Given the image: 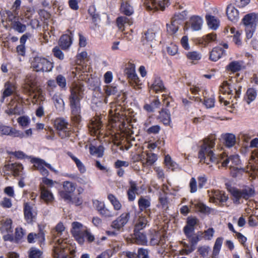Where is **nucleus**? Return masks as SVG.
<instances>
[{
	"mask_svg": "<svg viewBox=\"0 0 258 258\" xmlns=\"http://www.w3.org/2000/svg\"><path fill=\"white\" fill-rule=\"evenodd\" d=\"M215 145V139L212 138H206L203 140V144L199 151V158L201 163H204L212 167L211 163L218 164L222 163L223 167L229 166L233 176L236 177L238 174L241 173L243 169L241 166V161L238 155H234L228 157L225 153L216 155L213 149Z\"/></svg>",
	"mask_w": 258,
	"mask_h": 258,
	"instance_id": "1",
	"label": "nucleus"
},
{
	"mask_svg": "<svg viewBox=\"0 0 258 258\" xmlns=\"http://www.w3.org/2000/svg\"><path fill=\"white\" fill-rule=\"evenodd\" d=\"M84 91V86L78 83L73 84L71 89L69 100L71 109V118L76 123H79L81 119L80 100L83 97Z\"/></svg>",
	"mask_w": 258,
	"mask_h": 258,
	"instance_id": "2",
	"label": "nucleus"
},
{
	"mask_svg": "<svg viewBox=\"0 0 258 258\" xmlns=\"http://www.w3.org/2000/svg\"><path fill=\"white\" fill-rule=\"evenodd\" d=\"M71 232L75 239L80 244H84L85 239L88 242H93L95 237L89 229L79 222H73L72 223Z\"/></svg>",
	"mask_w": 258,
	"mask_h": 258,
	"instance_id": "3",
	"label": "nucleus"
},
{
	"mask_svg": "<svg viewBox=\"0 0 258 258\" xmlns=\"http://www.w3.org/2000/svg\"><path fill=\"white\" fill-rule=\"evenodd\" d=\"M257 21L258 15L255 13L247 14L242 19V21L245 26L246 36L247 39L252 38Z\"/></svg>",
	"mask_w": 258,
	"mask_h": 258,
	"instance_id": "4",
	"label": "nucleus"
},
{
	"mask_svg": "<svg viewBox=\"0 0 258 258\" xmlns=\"http://www.w3.org/2000/svg\"><path fill=\"white\" fill-rule=\"evenodd\" d=\"M241 86L238 83H229L224 81L221 87L220 92L223 95H227L229 98L234 97L237 99L241 95Z\"/></svg>",
	"mask_w": 258,
	"mask_h": 258,
	"instance_id": "5",
	"label": "nucleus"
},
{
	"mask_svg": "<svg viewBox=\"0 0 258 258\" xmlns=\"http://www.w3.org/2000/svg\"><path fill=\"white\" fill-rule=\"evenodd\" d=\"M229 191L233 197L234 203H240V200L244 199L247 200L252 197L254 194V190L252 186H246L242 189H238L236 188L231 187Z\"/></svg>",
	"mask_w": 258,
	"mask_h": 258,
	"instance_id": "6",
	"label": "nucleus"
},
{
	"mask_svg": "<svg viewBox=\"0 0 258 258\" xmlns=\"http://www.w3.org/2000/svg\"><path fill=\"white\" fill-rule=\"evenodd\" d=\"M31 67L36 72H50L53 68V63L41 57H35L31 62Z\"/></svg>",
	"mask_w": 258,
	"mask_h": 258,
	"instance_id": "7",
	"label": "nucleus"
},
{
	"mask_svg": "<svg viewBox=\"0 0 258 258\" xmlns=\"http://www.w3.org/2000/svg\"><path fill=\"white\" fill-rule=\"evenodd\" d=\"M63 223L59 222L52 230L54 245H60L61 248L64 247V245H66V242H63L65 240L63 239L64 234L66 232Z\"/></svg>",
	"mask_w": 258,
	"mask_h": 258,
	"instance_id": "8",
	"label": "nucleus"
},
{
	"mask_svg": "<svg viewBox=\"0 0 258 258\" xmlns=\"http://www.w3.org/2000/svg\"><path fill=\"white\" fill-rule=\"evenodd\" d=\"M31 162L33 164L35 168L38 170L43 176H47L48 175V171L45 168V167L52 171L57 172L50 164L47 163L42 159L33 158L31 159Z\"/></svg>",
	"mask_w": 258,
	"mask_h": 258,
	"instance_id": "9",
	"label": "nucleus"
},
{
	"mask_svg": "<svg viewBox=\"0 0 258 258\" xmlns=\"http://www.w3.org/2000/svg\"><path fill=\"white\" fill-rule=\"evenodd\" d=\"M131 218L130 213L125 212L122 213L115 220H113L111 224V227L117 230H120L126 225Z\"/></svg>",
	"mask_w": 258,
	"mask_h": 258,
	"instance_id": "10",
	"label": "nucleus"
},
{
	"mask_svg": "<svg viewBox=\"0 0 258 258\" xmlns=\"http://www.w3.org/2000/svg\"><path fill=\"white\" fill-rule=\"evenodd\" d=\"M24 218L27 223L32 224L35 220L37 212L33 206L26 203L24 208Z\"/></svg>",
	"mask_w": 258,
	"mask_h": 258,
	"instance_id": "11",
	"label": "nucleus"
},
{
	"mask_svg": "<svg viewBox=\"0 0 258 258\" xmlns=\"http://www.w3.org/2000/svg\"><path fill=\"white\" fill-rule=\"evenodd\" d=\"M0 133L3 135L11 136L13 137L24 138V133L10 126L0 125Z\"/></svg>",
	"mask_w": 258,
	"mask_h": 258,
	"instance_id": "12",
	"label": "nucleus"
},
{
	"mask_svg": "<svg viewBox=\"0 0 258 258\" xmlns=\"http://www.w3.org/2000/svg\"><path fill=\"white\" fill-rule=\"evenodd\" d=\"M37 85L35 74H28L24 81V88L28 92H34Z\"/></svg>",
	"mask_w": 258,
	"mask_h": 258,
	"instance_id": "13",
	"label": "nucleus"
},
{
	"mask_svg": "<svg viewBox=\"0 0 258 258\" xmlns=\"http://www.w3.org/2000/svg\"><path fill=\"white\" fill-rule=\"evenodd\" d=\"M126 74L130 83L132 86L135 87L141 84L140 80L136 73L134 67L126 69Z\"/></svg>",
	"mask_w": 258,
	"mask_h": 258,
	"instance_id": "14",
	"label": "nucleus"
},
{
	"mask_svg": "<svg viewBox=\"0 0 258 258\" xmlns=\"http://www.w3.org/2000/svg\"><path fill=\"white\" fill-rule=\"evenodd\" d=\"M101 118L98 116L92 119L91 122L89 126L91 134L94 135H98L101 134Z\"/></svg>",
	"mask_w": 258,
	"mask_h": 258,
	"instance_id": "15",
	"label": "nucleus"
},
{
	"mask_svg": "<svg viewBox=\"0 0 258 258\" xmlns=\"http://www.w3.org/2000/svg\"><path fill=\"white\" fill-rule=\"evenodd\" d=\"M209 196L210 202L216 203H223L228 200V197L222 191L215 190Z\"/></svg>",
	"mask_w": 258,
	"mask_h": 258,
	"instance_id": "16",
	"label": "nucleus"
},
{
	"mask_svg": "<svg viewBox=\"0 0 258 258\" xmlns=\"http://www.w3.org/2000/svg\"><path fill=\"white\" fill-rule=\"evenodd\" d=\"M4 169L6 171L11 172L14 176H17L20 174L23 167L20 163H8L5 165Z\"/></svg>",
	"mask_w": 258,
	"mask_h": 258,
	"instance_id": "17",
	"label": "nucleus"
},
{
	"mask_svg": "<svg viewBox=\"0 0 258 258\" xmlns=\"http://www.w3.org/2000/svg\"><path fill=\"white\" fill-rule=\"evenodd\" d=\"M54 125L57 130L63 132L64 135H62V138L68 135V122L65 119L63 118H56L54 121Z\"/></svg>",
	"mask_w": 258,
	"mask_h": 258,
	"instance_id": "18",
	"label": "nucleus"
},
{
	"mask_svg": "<svg viewBox=\"0 0 258 258\" xmlns=\"http://www.w3.org/2000/svg\"><path fill=\"white\" fill-rule=\"evenodd\" d=\"M244 68L243 62L242 61L233 60L226 66L225 69L227 72L235 73L242 70Z\"/></svg>",
	"mask_w": 258,
	"mask_h": 258,
	"instance_id": "19",
	"label": "nucleus"
},
{
	"mask_svg": "<svg viewBox=\"0 0 258 258\" xmlns=\"http://www.w3.org/2000/svg\"><path fill=\"white\" fill-rule=\"evenodd\" d=\"M150 2L151 4L147 7L149 10L161 9L163 11L169 4V0H150Z\"/></svg>",
	"mask_w": 258,
	"mask_h": 258,
	"instance_id": "20",
	"label": "nucleus"
},
{
	"mask_svg": "<svg viewBox=\"0 0 258 258\" xmlns=\"http://www.w3.org/2000/svg\"><path fill=\"white\" fill-rule=\"evenodd\" d=\"M203 23V19L198 16H193L190 18L188 24L193 31H199L201 29Z\"/></svg>",
	"mask_w": 258,
	"mask_h": 258,
	"instance_id": "21",
	"label": "nucleus"
},
{
	"mask_svg": "<svg viewBox=\"0 0 258 258\" xmlns=\"http://www.w3.org/2000/svg\"><path fill=\"white\" fill-rule=\"evenodd\" d=\"M52 99L56 109L59 112L63 111L65 104L62 98L61 95L58 93H55L53 96Z\"/></svg>",
	"mask_w": 258,
	"mask_h": 258,
	"instance_id": "22",
	"label": "nucleus"
},
{
	"mask_svg": "<svg viewBox=\"0 0 258 258\" xmlns=\"http://www.w3.org/2000/svg\"><path fill=\"white\" fill-rule=\"evenodd\" d=\"M228 19L233 22H236L239 19L238 11L232 5H229L226 9Z\"/></svg>",
	"mask_w": 258,
	"mask_h": 258,
	"instance_id": "23",
	"label": "nucleus"
},
{
	"mask_svg": "<svg viewBox=\"0 0 258 258\" xmlns=\"http://www.w3.org/2000/svg\"><path fill=\"white\" fill-rule=\"evenodd\" d=\"M41 199L45 203L48 204L54 200V196L51 191L47 189L45 186H42L40 188Z\"/></svg>",
	"mask_w": 258,
	"mask_h": 258,
	"instance_id": "24",
	"label": "nucleus"
},
{
	"mask_svg": "<svg viewBox=\"0 0 258 258\" xmlns=\"http://www.w3.org/2000/svg\"><path fill=\"white\" fill-rule=\"evenodd\" d=\"M221 138L224 141L225 145L228 148L232 147L236 143V137L233 134L226 133L222 134Z\"/></svg>",
	"mask_w": 258,
	"mask_h": 258,
	"instance_id": "25",
	"label": "nucleus"
},
{
	"mask_svg": "<svg viewBox=\"0 0 258 258\" xmlns=\"http://www.w3.org/2000/svg\"><path fill=\"white\" fill-rule=\"evenodd\" d=\"M225 54V51L221 47H217L214 48L210 54V59L213 61L219 60Z\"/></svg>",
	"mask_w": 258,
	"mask_h": 258,
	"instance_id": "26",
	"label": "nucleus"
},
{
	"mask_svg": "<svg viewBox=\"0 0 258 258\" xmlns=\"http://www.w3.org/2000/svg\"><path fill=\"white\" fill-rule=\"evenodd\" d=\"M72 43V37L65 34L61 36L59 40V45L63 50H67Z\"/></svg>",
	"mask_w": 258,
	"mask_h": 258,
	"instance_id": "27",
	"label": "nucleus"
},
{
	"mask_svg": "<svg viewBox=\"0 0 258 258\" xmlns=\"http://www.w3.org/2000/svg\"><path fill=\"white\" fill-rule=\"evenodd\" d=\"M67 244L64 245V248H61L60 245L53 246V252L55 258H70L68 255V252H66V248Z\"/></svg>",
	"mask_w": 258,
	"mask_h": 258,
	"instance_id": "28",
	"label": "nucleus"
},
{
	"mask_svg": "<svg viewBox=\"0 0 258 258\" xmlns=\"http://www.w3.org/2000/svg\"><path fill=\"white\" fill-rule=\"evenodd\" d=\"M129 183L130 187L127 192L128 200L130 201H134L136 199V194L138 190V188L136 182L131 180Z\"/></svg>",
	"mask_w": 258,
	"mask_h": 258,
	"instance_id": "29",
	"label": "nucleus"
},
{
	"mask_svg": "<svg viewBox=\"0 0 258 258\" xmlns=\"http://www.w3.org/2000/svg\"><path fill=\"white\" fill-rule=\"evenodd\" d=\"M206 19L209 28L213 30H216L219 26L220 21L216 17L210 14L206 16Z\"/></svg>",
	"mask_w": 258,
	"mask_h": 258,
	"instance_id": "30",
	"label": "nucleus"
},
{
	"mask_svg": "<svg viewBox=\"0 0 258 258\" xmlns=\"http://www.w3.org/2000/svg\"><path fill=\"white\" fill-rule=\"evenodd\" d=\"M159 119L165 125H169L171 122V115L169 110L162 109L159 112Z\"/></svg>",
	"mask_w": 258,
	"mask_h": 258,
	"instance_id": "31",
	"label": "nucleus"
},
{
	"mask_svg": "<svg viewBox=\"0 0 258 258\" xmlns=\"http://www.w3.org/2000/svg\"><path fill=\"white\" fill-rule=\"evenodd\" d=\"M151 89L154 91L156 93L162 92L165 90V87L162 81L160 78L156 77L154 78V82L150 87Z\"/></svg>",
	"mask_w": 258,
	"mask_h": 258,
	"instance_id": "32",
	"label": "nucleus"
},
{
	"mask_svg": "<svg viewBox=\"0 0 258 258\" xmlns=\"http://www.w3.org/2000/svg\"><path fill=\"white\" fill-rule=\"evenodd\" d=\"M157 160V157L154 153H147L145 157L143 158L142 162L144 166H151Z\"/></svg>",
	"mask_w": 258,
	"mask_h": 258,
	"instance_id": "33",
	"label": "nucleus"
},
{
	"mask_svg": "<svg viewBox=\"0 0 258 258\" xmlns=\"http://www.w3.org/2000/svg\"><path fill=\"white\" fill-rule=\"evenodd\" d=\"M223 238L218 237L216 239L213 249L212 258H217L221 248Z\"/></svg>",
	"mask_w": 258,
	"mask_h": 258,
	"instance_id": "34",
	"label": "nucleus"
},
{
	"mask_svg": "<svg viewBox=\"0 0 258 258\" xmlns=\"http://www.w3.org/2000/svg\"><path fill=\"white\" fill-rule=\"evenodd\" d=\"M223 238L218 237L216 239L213 249L212 258H217L221 248Z\"/></svg>",
	"mask_w": 258,
	"mask_h": 258,
	"instance_id": "35",
	"label": "nucleus"
},
{
	"mask_svg": "<svg viewBox=\"0 0 258 258\" xmlns=\"http://www.w3.org/2000/svg\"><path fill=\"white\" fill-rule=\"evenodd\" d=\"M138 203L140 210L143 211L150 206V199L149 198L141 197L139 199Z\"/></svg>",
	"mask_w": 258,
	"mask_h": 258,
	"instance_id": "36",
	"label": "nucleus"
},
{
	"mask_svg": "<svg viewBox=\"0 0 258 258\" xmlns=\"http://www.w3.org/2000/svg\"><path fill=\"white\" fill-rule=\"evenodd\" d=\"M148 221L145 216H140L135 224L134 231H139L144 228L147 225Z\"/></svg>",
	"mask_w": 258,
	"mask_h": 258,
	"instance_id": "37",
	"label": "nucleus"
},
{
	"mask_svg": "<svg viewBox=\"0 0 258 258\" xmlns=\"http://www.w3.org/2000/svg\"><path fill=\"white\" fill-rule=\"evenodd\" d=\"M116 23L119 29L123 30L124 25H131L133 24V21L131 19L126 17H119L117 19Z\"/></svg>",
	"mask_w": 258,
	"mask_h": 258,
	"instance_id": "38",
	"label": "nucleus"
},
{
	"mask_svg": "<svg viewBox=\"0 0 258 258\" xmlns=\"http://www.w3.org/2000/svg\"><path fill=\"white\" fill-rule=\"evenodd\" d=\"M107 198L110 201L112 205L113 206L114 209L118 211L121 209L122 205L117 198L113 194H109L108 195Z\"/></svg>",
	"mask_w": 258,
	"mask_h": 258,
	"instance_id": "39",
	"label": "nucleus"
},
{
	"mask_svg": "<svg viewBox=\"0 0 258 258\" xmlns=\"http://www.w3.org/2000/svg\"><path fill=\"white\" fill-rule=\"evenodd\" d=\"M121 12L126 16H131L134 13L133 7L128 2H123L122 3L121 8Z\"/></svg>",
	"mask_w": 258,
	"mask_h": 258,
	"instance_id": "40",
	"label": "nucleus"
},
{
	"mask_svg": "<svg viewBox=\"0 0 258 258\" xmlns=\"http://www.w3.org/2000/svg\"><path fill=\"white\" fill-rule=\"evenodd\" d=\"M135 242L140 245H146L147 239L146 235L139 231L135 232Z\"/></svg>",
	"mask_w": 258,
	"mask_h": 258,
	"instance_id": "41",
	"label": "nucleus"
},
{
	"mask_svg": "<svg viewBox=\"0 0 258 258\" xmlns=\"http://www.w3.org/2000/svg\"><path fill=\"white\" fill-rule=\"evenodd\" d=\"M256 95L255 90L253 88H249L246 91L244 99L247 104H249L255 99Z\"/></svg>",
	"mask_w": 258,
	"mask_h": 258,
	"instance_id": "42",
	"label": "nucleus"
},
{
	"mask_svg": "<svg viewBox=\"0 0 258 258\" xmlns=\"http://www.w3.org/2000/svg\"><path fill=\"white\" fill-rule=\"evenodd\" d=\"M90 153L91 155L101 157L103 156L104 153V148L102 146L95 147L91 146L89 147Z\"/></svg>",
	"mask_w": 258,
	"mask_h": 258,
	"instance_id": "43",
	"label": "nucleus"
},
{
	"mask_svg": "<svg viewBox=\"0 0 258 258\" xmlns=\"http://www.w3.org/2000/svg\"><path fill=\"white\" fill-rule=\"evenodd\" d=\"M203 233L202 232H198L196 234H193L190 237H188L189 241L191 243V246L195 247L198 242L203 238Z\"/></svg>",
	"mask_w": 258,
	"mask_h": 258,
	"instance_id": "44",
	"label": "nucleus"
},
{
	"mask_svg": "<svg viewBox=\"0 0 258 258\" xmlns=\"http://www.w3.org/2000/svg\"><path fill=\"white\" fill-rule=\"evenodd\" d=\"M5 89L3 93L2 98L1 100L2 102H4L5 98L10 96L14 90V86L8 83L5 84Z\"/></svg>",
	"mask_w": 258,
	"mask_h": 258,
	"instance_id": "45",
	"label": "nucleus"
},
{
	"mask_svg": "<svg viewBox=\"0 0 258 258\" xmlns=\"http://www.w3.org/2000/svg\"><path fill=\"white\" fill-rule=\"evenodd\" d=\"M63 190L71 194L73 193L76 188V185L69 181H65L62 183Z\"/></svg>",
	"mask_w": 258,
	"mask_h": 258,
	"instance_id": "46",
	"label": "nucleus"
},
{
	"mask_svg": "<svg viewBox=\"0 0 258 258\" xmlns=\"http://www.w3.org/2000/svg\"><path fill=\"white\" fill-rule=\"evenodd\" d=\"M187 15V12L186 11H183L181 12L176 13L174 14L172 19V20L175 21L178 24H180L182 21L186 19Z\"/></svg>",
	"mask_w": 258,
	"mask_h": 258,
	"instance_id": "47",
	"label": "nucleus"
},
{
	"mask_svg": "<svg viewBox=\"0 0 258 258\" xmlns=\"http://www.w3.org/2000/svg\"><path fill=\"white\" fill-rule=\"evenodd\" d=\"M186 56L188 59L192 61L199 60L202 58L201 53L197 51H191L186 53Z\"/></svg>",
	"mask_w": 258,
	"mask_h": 258,
	"instance_id": "48",
	"label": "nucleus"
},
{
	"mask_svg": "<svg viewBox=\"0 0 258 258\" xmlns=\"http://www.w3.org/2000/svg\"><path fill=\"white\" fill-rule=\"evenodd\" d=\"M179 25L176 22L171 20L170 24H167V32L170 34H175L178 29Z\"/></svg>",
	"mask_w": 258,
	"mask_h": 258,
	"instance_id": "49",
	"label": "nucleus"
},
{
	"mask_svg": "<svg viewBox=\"0 0 258 258\" xmlns=\"http://www.w3.org/2000/svg\"><path fill=\"white\" fill-rule=\"evenodd\" d=\"M12 221L11 219H7L3 223L2 229L3 231L7 233H12L13 229L12 227Z\"/></svg>",
	"mask_w": 258,
	"mask_h": 258,
	"instance_id": "50",
	"label": "nucleus"
},
{
	"mask_svg": "<svg viewBox=\"0 0 258 258\" xmlns=\"http://www.w3.org/2000/svg\"><path fill=\"white\" fill-rule=\"evenodd\" d=\"M195 208L197 211L202 213L208 214L210 212V208L202 203L195 204Z\"/></svg>",
	"mask_w": 258,
	"mask_h": 258,
	"instance_id": "51",
	"label": "nucleus"
},
{
	"mask_svg": "<svg viewBox=\"0 0 258 258\" xmlns=\"http://www.w3.org/2000/svg\"><path fill=\"white\" fill-rule=\"evenodd\" d=\"M155 33L153 30H148L145 33L143 36V41H146L147 42H152L155 40Z\"/></svg>",
	"mask_w": 258,
	"mask_h": 258,
	"instance_id": "52",
	"label": "nucleus"
},
{
	"mask_svg": "<svg viewBox=\"0 0 258 258\" xmlns=\"http://www.w3.org/2000/svg\"><path fill=\"white\" fill-rule=\"evenodd\" d=\"M88 13L91 16L94 23H97L100 21L99 15L96 12V9L94 6H91L88 9Z\"/></svg>",
	"mask_w": 258,
	"mask_h": 258,
	"instance_id": "53",
	"label": "nucleus"
},
{
	"mask_svg": "<svg viewBox=\"0 0 258 258\" xmlns=\"http://www.w3.org/2000/svg\"><path fill=\"white\" fill-rule=\"evenodd\" d=\"M29 258H42V252L39 249L32 247L29 250Z\"/></svg>",
	"mask_w": 258,
	"mask_h": 258,
	"instance_id": "54",
	"label": "nucleus"
},
{
	"mask_svg": "<svg viewBox=\"0 0 258 258\" xmlns=\"http://www.w3.org/2000/svg\"><path fill=\"white\" fill-rule=\"evenodd\" d=\"M164 161L166 166L172 170L175 169L177 166V164L172 160L171 158L169 155L165 156Z\"/></svg>",
	"mask_w": 258,
	"mask_h": 258,
	"instance_id": "55",
	"label": "nucleus"
},
{
	"mask_svg": "<svg viewBox=\"0 0 258 258\" xmlns=\"http://www.w3.org/2000/svg\"><path fill=\"white\" fill-rule=\"evenodd\" d=\"M17 121L21 126L26 127L29 124L30 120L29 117L22 116L18 118Z\"/></svg>",
	"mask_w": 258,
	"mask_h": 258,
	"instance_id": "56",
	"label": "nucleus"
},
{
	"mask_svg": "<svg viewBox=\"0 0 258 258\" xmlns=\"http://www.w3.org/2000/svg\"><path fill=\"white\" fill-rule=\"evenodd\" d=\"M56 82L57 85L62 89L66 88V78L61 75H59L56 78Z\"/></svg>",
	"mask_w": 258,
	"mask_h": 258,
	"instance_id": "57",
	"label": "nucleus"
},
{
	"mask_svg": "<svg viewBox=\"0 0 258 258\" xmlns=\"http://www.w3.org/2000/svg\"><path fill=\"white\" fill-rule=\"evenodd\" d=\"M52 52L54 56L59 59L62 60L64 55L62 51L58 46H55L52 49Z\"/></svg>",
	"mask_w": 258,
	"mask_h": 258,
	"instance_id": "58",
	"label": "nucleus"
},
{
	"mask_svg": "<svg viewBox=\"0 0 258 258\" xmlns=\"http://www.w3.org/2000/svg\"><path fill=\"white\" fill-rule=\"evenodd\" d=\"M189 187L191 193H195L198 190L197 181L195 177H192L189 182Z\"/></svg>",
	"mask_w": 258,
	"mask_h": 258,
	"instance_id": "59",
	"label": "nucleus"
},
{
	"mask_svg": "<svg viewBox=\"0 0 258 258\" xmlns=\"http://www.w3.org/2000/svg\"><path fill=\"white\" fill-rule=\"evenodd\" d=\"M215 231L213 228H210L205 230L203 233V237L208 240H210L212 239Z\"/></svg>",
	"mask_w": 258,
	"mask_h": 258,
	"instance_id": "60",
	"label": "nucleus"
},
{
	"mask_svg": "<svg viewBox=\"0 0 258 258\" xmlns=\"http://www.w3.org/2000/svg\"><path fill=\"white\" fill-rule=\"evenodd\" d=\"M99 213L102 216L105 217L106 218H111L113 216V213L112 211L107 208L105 207L103 209H102Z\"/></svg>",
	"mask_w": 258,
	"mask_h": 258,
	"instance_id": "61",
	"label": "nucleus"
},
{
	"mask_svg": "<svg viewBox=\"0 0 258 258\" xmlns=\"http://www.w3.org/2000/svg\"><path fill=\"white\" fill-rule=\"evenodd\" d=\"M204 104L207 108L213 107L215 105V98L213 96L210 98H206Z\"/></svg>",
	"mask_w": 258,
	"mask_h": 258,
	"instance_id": "62",
	"label": "nucleus"
},
{
	"mask_svg": "<svg viewBox=\"0 0 258 258\" xmlns=\"http://www.w3.org/2000/svg\"><path fill=\"white\" fill-rule=\"evenodd\" d=\"M199 222V220L196 217H189L187 219L186 225L195 228Z\"/></svg>",
	"mask_w": 258,
	"mask_h": 258,
	"instance_id": "63",
	"label": "nucleus"
},
{
	"mask_svg": "<svg viewBox=\"0 0 258 258\" xmlns=\"http://www.w3.org/2000/svg\"><path fill=\"white\" fill-rule=\"evenodd\" d=\"M216 35L214 33H210L203 37V40L206 44L214 41L216 39Z\"/></svg>",
	"mask_w": 258,
	"mask_h": 258,
	"instance_id": "64",
	"label": "nucleus"
}]
</instances>
